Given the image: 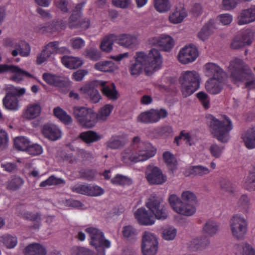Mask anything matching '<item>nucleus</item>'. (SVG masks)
<instances>
[{"instance_id": "obj_1", "label": "nucleus", "mask_w": 255, "mask_h": 255, "mask_svg": "<svg viewBox=\"0 0 255 255\" xmlns=\"http://www.w3.org/2000/svg\"><path fill=\"white\" fill-rule=\"evenodd\" d=\"M156 152V148L151 143L135 136L131 139L129 146L121 152V159L126 164L144 162L154 157Z\"/></svg>"}, {"instance_id": "obj_2", "label": "nucleus", "mask_w": 255, "mask_h": 255, "mask_svg": "<svg viewBox=\"0 0 255 255\" xmlns=\"http://www.w3.org/2000/svg\"><path fill=\"white\" fill-rule=\"evenodd\" d=\"M180 199L175 194L171 195L169 203L173 210L177 213L186 216L194 215L196 211L197 199L191 191H185L182 193Z\"/></svg>"}, {"instance_id": "obj_3", "label": "nucleus", "mask_w": 255, "mask_h": 255, "mask_svg": "<svg viewBox=\"0 0 255 255\" xmlns=\"http://www.w3.org/2000/svg\"><path fill=\"white\" fill-rule=\"evenodd\" d=\"M229 71L235 80L244 82L246 88H255V77L242 59L236 58L232 60Z\"/></svg>"}, {"instance_id": "obj_4", "label": "nucleus", "mask_w": 255, "mask_h": 255, "mask_svg": "<svg viewBox=\"0 0 255 255\" xmlns=\"http://www.w3.org/2000/svg\"><path fill=\"white\" fill-rule=\"evenodd\" d=\"M208 119L210 121L211 132L214 137L222 143L227 142L230 138V132L233 128L231 120L225 115L218 119L212 115H209Z\"/></svg>"}, {"instance_id": "obj_5", "label": "nucleus", "mask_w": 255, "mask_h": 255, "mask_svg": "<svg viewBox=\"0 0 255 255\" xmlns=\"http://www.w3.org/2000/svg\"><path fill=\"white\" fill-rule=\"evenodd\" d=\"M179 81L182 95L186 98L199 89L201 77L196 70H186L182 72Z\"/></svg>"}, {"instance_id": "obj_6", "label": "nucleus", "mask_w": 255, "mask_h": 255, "mask_svg": "<svg viewBox=\"0 0 255 255\" xmlns=\"http://www.w3.org/2000/svg\"><path fill=\"white\" fill-rule=\"evenodd\" d=\"M139 53L143 57L144 73L146 75H151L161 68L163 58L158 50L152 48L148 54L143 52H139Z\"/></svg>"}, {"instance_id": "obj_7", "label": "nucleus", "mask_w": 255, "mask_h": 255, "mask_svg": "<svg viewBox=\"0 0 255 255\" xmlns=\"http://www.w3.org/2000/svg\"><path fill=\"white\" fill-rule=\"evenodd\" d=\"M72 114L77 123L82 127L91 128L94 125V111L84 106H74Z\"/></svg>"}, {"instance_id": "obj_8", "label": "nucleus", "mask_w": 255, "mask_h": 255, "mask_svg": "<svg viewBox=\"0 0 255 255\" xmlns=\"http://www.w3.org/2000/svg\"><path fill=\"white\" fill-rule=\"evenodd\" d=\"M85 231L90 237V244L97 250L98 255H105V250L111 247L110 241L105 239L103 233L97 228L89 227Z\"/></svg>"}, {"instance_id": "obj_9", "label": "nucleus", "mask_w": 255, "mask_h": 255, "mask_svg": "<svg viewBox=\"0 0 255 255\" xmlns=\"http://www.w3.org/2000/svg\"><path fill=\"white\" fill-rule=\"evenodd\" d=\"M145 205L156 219L164 220L167 218L168 212L163 204L161 198L151 194L147 199Z\"/></svg>"}, {"instance_id": "obj_10", "label": "nucleus", "mask_w": 255, "mask_h": 255, "mask_svg": "<svg viewBox=\"0 0 255 255\" xmlns=\"http://www.w3.org/2000/svg\"><path fill=\"white\" fill-rule=\"evenodd\" d=\"M233 236L237 239H243L247 232L248 222L242 215L236 214L230 219L229 222Z\"/></svg>"}, {"instance_id": "obj_11", "label": "nucleus", "mask_w": 255, "mask_h": 255, "mask_svg": "<svg viewBox=\"0 0 255 255\" xmlns=\"http://www.w3.org/2000/svg\"><path fill=\"white\" fill-rule=\"evenodd\" d=\"M141 248L143 255H156L158 248L156 236L148 231L143 232Z\"/></svg>"}, {"instance_id": "obj_12", "label": "nucleus", "mask_w": 255, "mask_h": 255, "mask_svg": "<svg viewBox=\"0 0 255 255\" xmlns=\"http://www.w3.org/2000/svg\"><path fill=\"white\" fill-rule=\"evenodd\" d=\"M168 116V112L164 109L160 110L151 109L140 114L137 117V121L144 124L155 123L161 119H164Z\"/></svg>"}, {"instance_id": "obj_13", "label": "nucleus", "mask_w": 255, "mask_h": 255, "mask_svg": "<svg viewBox=\"0 0 255 255\" xmlns=\"http://www.w3.org/2000/svg\"><path fill=\"white\" fill-rule=\"evenodd\" d=\"M8 72L12 74L11 80L19 83L25 78H33L34 76L30 73L23 70L17 66L14 65L0 64V73Z\"/></svg>"}, {"instance_id": "obj_14", "label": "nucleus", "mask_w": 255, "mask_h": 255, "mask_svg": "<svg viewBox=\"0 0 255 255\" xmlns=\"http://www.w3.org/2000/svg\"><path fill=\"white\" fill-rule=\"evenodd\" d=\"M24 88H13L10 93H8L3 99L5 107L10 110L17 111L19 105L17 97H20L25 93Z\"/></svg>"}, {"instance_id": "obj_15", "label": "nucleus", "mask_w": 255, "mask_h": 255, "mask_svg": "<svg viewBox=\"0 0 255 255\" xmlns=\"http://www.w3.org/2000/svg\"><path fill=\"white\" fill-rule=\"evenodd\" d=\"M199 55L197 47L192 44L184 46L179 51L178 61L183 64H188L194 62Z\"/></svg>"}, {"instance_id": "obj_16", "label": "nucleus", "mask_w": 255, "mask_h": 255, "mask_svg": "<svg viewBox=\"0 0 255 255\" xmlns=\"http://www.w3.org/2000/svg\"><path fill=\"white\" fill-rule=\"evenodd\" d=\"M4 45L13 49L11 50V55L13 56H16L19 54L23 57H27L30 53V46L25 41H17L14 40L7 39L5 40Z\"/></svg>"}, {"instance_id": "obj_17", "label": "nucleus", "mask_w": 255, "mask_h": 255, "mask_svg": "<svg viewBox=\"0 0 255 255\" xmlns=\"http://www.w3.org/2000/svg\"><path fill=\"white\" fill-rule=\"evenodd\" d=\"M145 178L150 184H163L167 180L166 176L156 166H149L145 172Z\"/></svg>"}, {"instance_id": "obj_18", "label": "nucleus", "mask_w": 255, "mask_h": 255, "mask_svg": "<svg viewBox=\"0 0 255 255\" xmlns=\"http://www.w3.org/2000/svg\"><path fill=\"white\" fill-rule=\"evenodd\" d=\"M150 44L159 47L165 51H170L174 46L173 38L168 35L162 34L149 39Z\"/></svg>"}, {"instance_id": "obj_19", "label": "nucleus", "mask_w": 255, "mask_h": 255, "mask_svg": "<svg viewBox=\"0 0 255 255\" xmlns=\"http://www.w3.org/2000/svg\"><path fill=\"white\" fill-rule=\"evenodd\" d=\"M97 81H94L86 83L79 89L81 94L88 96L94 103H98L101 99L99 91L95 88V86H99L97 84Z\"/></svg>"}, {"instance_id": "obj_20", "label": "nucleus", "mask_w": 255, "mask_h": 255, "mask_svg": "<svg viewBox=\"0 0 255 255\" xmlns=\"http://www.w3.org/2000/svg\"><path fill=\"white\" fill-rule=\"evenodd\" d=\"M41 110L39 103H30L23 109L21 117L28 121L34 120L40 115Z\"/></svg>"}, {"instance_id": "obj_21", "label": "nucleus", "mask_w": 255, "mask_h": 255, "mask_svg": "<svg viewBox=\"0 0 255 255\" xmlns=\"http://www.w3.org/2000/svg\"><path fill=\"white\" fill-rule=\"evenodd\" d=\"M255 21V5L242 10L237 17V23L240 25L249 24Z\"/></svg>"}, {"instance_id": "obj_22", "label": "nucleus", "mask_w": 255, "mask_h": 255, "mask_svg": "<svg viewBox=\"0 0 255 255\" xmlns=\"http://www.w3.org/2000/svg\"><path fill=\"white\" fill-rule=\"evenodd\" d=\"M65 24L62 21H53L50 23L39 24L35 27L37 32L42 33L59 32L65 28Z\"/></svg>"}, {"instance_id": "obj_23", "label": "nucleus", "mask_w": 255, "mask_h": 255, "mask_svg": "<svg viewBox=\"0 0 255 255\" xmlns=\"http://www.w3.org/2000/svg\"><path fill=\"white\" fill-rule=\"evenodd\" d=\"M128 141V136L125 133L113 135L106 142L107 147L112 149L123 147Z\"/></svg>"}, {"instance_id": "obj_24", "label": "nucleus", "mask_w": 255, "mask_h": 255, "mask_svg": "<svg viewBox=\"0 0 255 255\" xmlns=\"http://www.w3.org/2000/svg\"><path fill=\"white\" fill-rule=\"evenodd\" d=\"M135 219L138 223L143 225L150 226L154 224L155 218L153 215L143 208L138 209L134 213Z\"/></svg>"}, {"instance_id": "obj_25", "label": "nucleus", "mask_w": 255, "mask_h": 255, "mask_svg": "<svg viewBox=\"0 0 255 255\" xmlns=\"http://www.w3.org/2000/svg\"><path fill=\"white\" fill-rule=\"evenodd\" d=\"M44 137L52 141L59 139L62 136V132L60 128L54 125H45L42 129Z\"/></svg>"}, {"instance_id": "obj_26", "label": "nucleus", "mask_w": 255, "mask_h": 255, "mask_svg": "<svg viewBox=\"0 0 255 255\" xmlns=\"http://www.w3.org/2000/svg\"><path fill=\"white\" fill-rule=\"evenodd\" d=\"M97 84L102 87L101 91L109 99L116 100L118 98V93L114 83L108 85L106 81L97 80Z\"/></svg>"}, {"instance_id": "obj_27", "label": "nucleus", "mask_w": 255, "mask_h": 255, "mask_svg": "<svg viewBox=\"0 0 255 255\" xmlns=\"http://www.w3.org/2000/svg\"><path fill=\"white\" fill-rule=\"evenodd\" d=\"M205 74L211 79H222L224 71L218 65L214 63H208L204 66Z\"/></svg>"}, {"instance_id": "obj_28", "label": "nucleus", "mask_w": 255, "mask_h": 255, "mask_svg": "<svg viewBox=\"0 0 255 255\" xmlns=\"http://www.w3.org/2000/svg\"><path fill=\"white\" fill-rule=\"evenodd\" d=\"M117 43L129 48H133L138 44L137 37L133 34H121L117 35Z\"/></svg>"}, {"instance_id": "obj_29", "label": "nucleus", "mask_w": 255, "mask_h": 255, "mask_svg": "<svg viewBox=\"0 0 255 255\" xmlns=\"http://www.w3.org/2000/svg\"><path fill=\"white\" fill-rule=\"evenodd\" d=\"M135 59V62L128 66V71L131 76L136 77L142 72L143 70L144 71V66L143 57L139 52H136Z\"/></svg>"}, {"instance_id": "obj_30", "label": "nucleus", "mask_w": 255, "mask_h": 255, "mask_svg": "<svg viewBox=\"0 0 255 255\" xmlns=\"http://www.w3.org/2000/svg\"><path fill=\"white\" fill-rule=\"evenodd\" d=\"M187 15V12L183 5L180 4L170 14L168 18L171 23L178 24L182 22Z\"/></svg>"}, {"instance_id": "obj_31", "label": "nucleus", "mask_w": 255, "mask_h": 255, "mask_svg": "<svg viewBox=\"0 0 255 255\" xmlns=\"http://www.w3.org/2000/svg\"><path fill=\"white\" fill-rule=\"evenodd\" d=\"M210 240L205 236L198 237L191 240L188 247L192 251H199L207 248L210 245Z\"/></svg>"}, {"instance_id": "obj_32", "label": "nucleus", "mask_w": 255, "mask_h": 255, "mask_svg": "<svg viewBox=\"0 0 255 255\" xmlns=\"http://www.w3.org/2000/svg\"><path fill=\"white\" fill-rule=\"evenodd\" d=\"M241 137L247 148H255V125L246 130Z\"/></svg>"}, {"instance_id": "obj_33", "label": "nucleus", "mask_w": 255, "mask_h": 255, "mask_svg": "<svg viewBox=\"0 0 255 255\" xmlns=\"http://www.w3.org/2000/svg\"><path fill=\"white\" fill-rule=\"evenodd\" d=\"M113 109V105L106 104L102 107L97 113L94 112V125L95 126L98 122H103L106 121L110 116Z\"/></svg>"}, {"instance_id": "obj_34", "label": "nucleus", "mask_w": 255, "mask_h": 255, "mask_svg": "<svg viewBox=\"0 0 255 255\" xmlns=\"http://www.w3.org/2000/svg\"><path fill=\"white\" fill-rule=\"evenodd\" d=\"M233 252L236 255H255V248L247 242L235 245Z\"/></svg>"}, {"instance_id": "obj_35", "label": "nucleus", "mask_w": 255, "mask_h": 255, "mask_svg": "<svg viewBox=\"0 0 255 255\" xmlns=\"http://www.w3.org/2000/svg\"><path fill=\"white\" fill-rule=\"evenodd\" d=\"M43 80L49 85L56 87H63L66 81L62 77L50 73H44L42 76Z\"/></svg>"}, {"instance_id": "obj_36", "label": "nucleus", "mask_w": 255, "mask_h": 255, "mask_svg": "<svg viewBox=\"0 0 255 255\" xmlns=\"http://www.w3.org/2000/svg\"><path fill=\"white\" fill-rule=\"evenodd\" d=\"M24 255H47L45 248L38 243L31 244L26 246L24 250Z\"/></svg>"}, {"instance_id": "obj_37", "label": "nucleus", "mask_w": 255, "mask_h": 255, "mask_svg": "<svg viewBox=\"0 0 255 255\" xmlns=\"http://www.w3.org/2000/svg\"><path fill=\"white\" fill-rule=\"evenodd\" d=\"M210 169L202 165L192 166L189 167L184 174L186 176L193 175L194 176L203 177L209 174Z\"/></svg>"}, {"instance_id": "obj_38", "label": "nucleus", "mask_w": 255, "mask_h": 255, "mask_svg": "<svg viewBox=\"0 0 255 255\" xmlns=\"http://www.w3.org/2000/svg\"><path fill=\"white\" fill-rule=\"evenodd\" d=\"M222 79H210L205 83L206 90L211 94L219 93L222 89Z\"/></svg>"}, {"instance_id": "obj_39", "label": "nucleus", "mask_w": 255, "mask_h": 255, "mask_svg": "<svg viewBox=\"0 0 255 255\" xmlns=\"http://www.w3.org/2000/svg\"><path fill=\"white\" fill-rule=\"evenodd\" d=\"M61 62L66 67L71 69L78 68L83 64V60L76 57L63 56Z\"/></svg>"}, {"instance_id": "obj_40", "label": "nucleus", "mask_w": 255, "mask_h": 255, "mask_svg": "<svg viewBox=\"0 0 255 255\" xmlns=\"http://www.w3.org/2000/svg\"><path fill=\"white\" fill-rule=\"evenodd\" d=\"M94 68L104 72H112L118 69V66L112 61H101L94 65Z\"/></svg>"}, {"instance_id": "obj_41", "label": "nucleus", "mask_w": 255, "mask_h": 255, "mask_svg": "<svg viewBox=\"0 0 255 255\" xmlns=\"http://www.w3.org/2000/svg\"><path fill=\"white\" fill-rule=\"evenodd\" d=\"M114 42L117 43V35L110 34L107 35L102 40L100 48L102 50L109 52L112 50L113 44Z\"/></svg>"}, {"instance_id": "obj_42", "label": "nucleus", "mask_w": 255, "mask_h": 255, "mask_svg": "<svg viewBox=\"0 0 255 255\" xmlns=\"http://www.w3.org/2000/svg\"><path fill=\"white\" fill-rule=\"evenodd\" d=\"M183 138L190 145L194 144L198 140V136L194 132H186L182 131L178 136L175 138V142L178 144L179 139Z\"/></svg>"}, {"instance_id": "obj_43", "label": "nucleus", "mask_w": 255, "mask_h": 255, "mask_svg": "<svg viewBox=\"0 0 255 255\" xmlns=\"http://www.w3.org/2000/svg\"><path fill=\"white\" fill-rule=\"evenodd\" d=\"M53 113L55 117L65 125H69L72 123L71 117L61 108L58 107L54 108Z\"/></svg>"}, {"instance_id": "obj_44", "label": "nucleus", "mask_w": 255, "mask_h": 255, "mask_svg": "<svg viewBox=\"0 0 255 255\" xmlns=\"http://www.w3.org/2000/svg\"><path fill=\"white\" fill-rule=\"evenodd\" d=\"M219 229V224L213 220L208 221L204 224L202 228L203 232L210 237L216 235Z\"/></svg>"}, {"instance_id": "obj_45", "label": "nucleus", "mask_w": 255, "mask_h": 255, "mask_svg": "<svg viewBox=\"0 0 255 255\" xmlns=\"http://www.w3.org/2000/svg\"><path fill=\"white\" fill-rule=\"evenodd\" d=\"M79 137L86 143H90L100 140L102 136L94 131L89 130L81 133Z\"/></svg>"}, {"instance_id": "obj_46", "label": "nucleus", "mask_w": 255, "mask_h": 255, "mask_svg": "<svg viewBox=\"0 0 255 255\" xmlns=\"http://www.w3.org/2000/svg\"><path fill=\"white\" fill-rule=\"evenodd\" d=\"M162 157L164 162L166 164L168 168L173 171L177 166V161L174 155L170 151H166L163 153Z\"/></svg>"}, {"instance_id": "obj_47", "label": "nucleus", "mask_w": 255, "mask_h": 255, "mask_svg": "<svg viewBox=\"0 0 255 255\" xmlns=\"http://www.w3.org/2000/svg\"><path fill=\"white\" fill-rule=\"evenodd\" d=\"M1 242L7 249H13L17 244V238L16 236L9 234L4 235L0 237Z\"/></svg>"}, {"instance_id": "obj_48", "label": "nucleus", "mask_w": 255, "mask_h": 255, "mask_svg": "<svg viewBox=\"0 0 255 255\" xmlns=\"http://www.w3.org/2000/svg\"><path fill=\"white\" fill-rule=\"evenodd\" d=\"M244 187L250 191L255 190V162L253 165V170L245 179Z\"/></svg>"}, {"instance_id": "obj_49", "label": "nucleus", "mask_w": 255, "mask_h": 255, "mask_svg": "<svg viewBox=\"0 0 255 255\" xmlns=\"http://www.w3.org/2000/svg\"><path fill=\"white\" fill-rule=\"evenodd\" d=\"M30 141L24 136L16 137L14 140V145L15 147L19 150L26 151Z\"/></svg>"}, {"instance_id": "obj_50", "label": "nucleus", "mask_w": 255, "mask_h": 255, "mask_svg": "<svg viewBox=\"0 0 255 255\" xmlns=\"http://www.w3.org/2000/svg\"><path fill=\"white\" fill-rule=\"evenodd\" d=\"M24 180L22 178L15 176L9 180L6 184L7 189L15 191L20 188L24 184Z\"/></svg>"}, {"instance_id": "obj_51", "label": "nucleus", "mask_w": 255, "mask_h": 255, "mask_svg": "<svg viewBox=\"0 0 255 255\" xmlns=\"http://www.w3.org/2000/svg\"><path fill=\"white\" fill-rule=\"evenodd\" d=\"M111 182L117 186L129 185L132 183V180L130 178L120 174H118L113 178L111 180Z\"/></svg>"}, {"instance_id": "obj_52", "label": "nucleus", "mask_w": 255, "mask_h": 255, "mask_svg": "<svg viewBox=\"0 0 255 255\" xmlns=\"http://www.w3.org/2000/svg\"><path fill=\"white\" fill-rule=\"evenodd\" d=\"M65 181L62 178H57L52 175L50 176L46 180L41 182L40 184L41 187H45L46 186L57 185L60 184H64Z\"/></svg>"}, {"instance_id": "obj_53", "label": "nucleus", "mask_w": 255, "mask_h": 255, "mask_svg": "<svg viewBox=\"0 0 255 255\" xmlns=\"http://www.w3.org/2000/svg\"><path fill=\"white\" fill-rule=\"evenodd\" d=\"M176 235L177 230L173 227H166L162 229V237L166 241L173 240Z\"/></svg>"}, {"instance_id": "obj_54", "label": "nucleus", "mask_w": 255, "mask_h": 255, "mask_svg": "<svg viewBox=\"0 0 255 255\" xmlns=\"http://www.w3.org/2000/svg\"><path fill=\"white\" fill-rule=\"evenodd\" d=\"M224 148V146L213 143L209 146V151L212 157L218 158L222 155Z\"/></svg>"}, {"instance_id": "obj_55", "label": "nucleus", "mask_w": 255, "mask_h": 255, "mask_svg": "<svg viewBox=\"0 0 255 255\" xmlns=\"http://www.w3.org/2000/svg\"><path fill=\"white\" fill-rule=\"evenodd\" d=\"M154 6L158 11L163 12L170 8L171 4L168 0H154Z\"/></svg>"}, {"instance_id": "obj_56", "label": "nucleus", "mask_w": 255, "mask_h": 255, "mask_svg": "<svg viewBox=\"0 0 255 255\" xmlns=\"http://www.w3.org/2000/svg\"><path fill=\"white\" fill-rule=\"evenodd\" d=\"M104 190L97 185H88L87 196H100L104 194Z\"/></svg>"}, {"instance_id": "obj_57", "label": "nucleus", "mask_w": 255, "mask_h": 255, "mask_svg": "<svg viewBox=\"0 0 255 255\" xmlns=\"http://www.w3.org/2000/svg\"><path fill=\"white\" fill-rule=\"evenodd\" d=\"M220 185L221 188L226 192L234 193L236 190L235 186L228 179L222 178Z\"/></svg>"}, {"instance_id": "obj_58", "label": "nucleus", "mask_w": 255, "mask_h": 255, "mask_svg": "<svg viewBox=\"0 0 255 255\" xmlns=\"http://www.w3.org/2000/svg\"><path fill=\"white\" fill-rule=\"evenodd\" d=\"M84 55L93 60H97L101 57L100 52L94 47L87 48L84 52Z\"/></svg>"}, {"instance_id": "obj_59", "label": "nucleus", "mask_w": 255, "mask_h": 255, "mask_svg": "<svg viewBox=\"0 0 255 255\" xmlns=\"http://www.w3.org/2000/svg\"><path fill=\"white\" fill-rule=\"evenodd\" d=\"M212 33L211 26L209 24H206L198 33V37L201 40L207 39Z\"/></svg>"}, {"instance_id": "obj_60", "label": "nucleus", "mask_w": 255, "mask_h": 255, "mask_svg": "<svg viewBox=\"0 0 255 255\" xmlns=\"http://www.w3.org/2000/svg\"><path fill=\"white\" fill-rule=\"evenodd\" d=\"M71 255H94V254L87 248L74 247L71 250Z\"/></svg>"}, {"instance_id": "obj_61", "label": "nucleus", "mask_w": 255, "mask_h": 255, "mask_svg": "<svg viewBox=\"0 0 255 255\" xmlns=\"http://www.w3.org/2000/svg\"><path fill=\"white\" fill-rule=\"evenodd\" d=\"M59 42L53 41L48 43L43 48L47 52V55L50 56L52 54L57 53L58 52Z\"/></svg>"}, {"instance_id": "obj_62", "label": "nucleus", "mask_w": 255, "mask_h": 255, "mask_svg": "<svg viewBox=\"0 0 255 255\" xmlns=\"http://www.w3.org/2000/svg\"><path fill=\"white\" fill-rule=\"evenodd\" d=\"M196 95L203 106L205 109H208L210 106L208 95L204 92H199Z\"/></svg>"}, {"instance_id": "obj_63", "label": "nucleus", "mask_w": 255, "mask_h": 255, "mask_svg": "<svg viewBox=\"0 0 255 255\" xmlns=\"http://www.w3.org/2000/svg\"><path fill=\"white\" fill-rule=\"evenodd\" d=\"M240 3V0H222V6L224 9L230 10L234 9Z\"/></svg>"}, {"instance_id": "obj_64", "label": "nucleus", "mask_w": 255, "mask_h": 255, "mask_svg": "<svg viewBox=\"0 0 255 255\" xmlns=\"http://www.w3.org/2000/svg\"><path fill=\"white\" fill-rule=\"evenodd\" d=\"M70 43L72 47L75 50H79L85 45V41L80 37L71 38Z\"/></svg>"}]
</instances>
